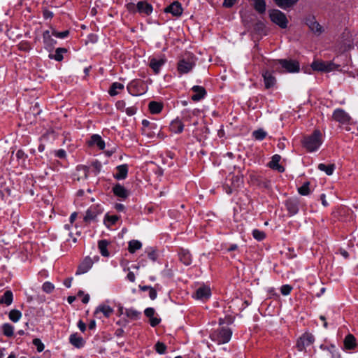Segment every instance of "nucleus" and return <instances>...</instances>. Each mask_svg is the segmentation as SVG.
Returning a JSON list of instances; mask_svg holds the SVG:
<instances>
[{
  "mask_svg": "<svg viewBox=\"0 0 358 358\" xmlns=\"http://www.w3.org/2000/svg\"><path fill=\"white\" fill-rule=\"evenodd\" d=\"M157 294L155 289L151 287L149 290V296L152 300H154L157 298Z\"/></svg>",
  "mask_w": 358,
  "mask_h": 358,
  "instance_id": "nucleus-60",
  "label": "nucleus"
},
{
  "mask_svg": "<svg viewBox=\"0 0 358 358\" xmlns=\"http://www.w3.org/2000/svg\"><path fill=\"white\" fill-rule=\"evenodd\" d=\"M299 0H274L275 4L281 8L286 9L298 2Z\"/></svg>",
  "mask_w": 358,
  "mask_h": 358,
  "instance_id": "nucleus-33",
  "label": "nucleus"
},
{
  "mask_svg": "<svg viewBox=\"0 0 358 358\" xmlns=\"http://www.w3.org/2000/svg\"><path fill=\"white\" fill-rule=\"evenodd\" d=\"M101 212L97 206H92L86 211L85 215L84 217V220L86 222H90L91 221H94L99 214Z\"/></svg>",
  "mask_w": 358,
  "mask_h": 358,
  "instance_id": "nucleus-17",
  "label": "nucleus"
},
{
  "mask_svg": "<svg viewBox=\"0 0 358 358\" xmlns=\"http://www.w3.org/2000/svg\"><path fill=\"white\" fill-rule=\"evenodd\" d=\"M299 201L297 199H289L285 201V206L290 215H294L299 212Z\"/></svg>",
  "mask_w": 358,
  "mask_h": 358,
  "instance_id": "nucleus-14",
  "label": "nucleus"
},
{
  "mask_svg": "<svg viewBox=\"0 0 358 358\" xmlns=\"http://www.w3.org/2000/svg\"><path fill=\"white\" fill-rule=\"evenodd\" d=\"M163 108V105L162 103L157 101H150L149 103V110L152 114H158L159 113Z\"/></svg>",
  "mask_w": 358,
  "mask_h": 358,
  "instance_id": "nucleus-34",
  "label": "nucleus"
},
{
  "mask_svg": "<svg viewBox=\"0 0 358 358\" xmlns=\"http://www.w3.org/2000/svg\"><path fill=\"white\" fill-rule=\"evenodd\" d=\"M78 327L82 332H84L86 330V324L82 320L78 321Z\"/></svg>",
  "mask_w": 358,
  "mask_h": 358,
  "instance_id": "nucleus-63",
  "label": "nucleus"
},
{
  "mask_svg": "<svg viewBox=\"0 0 358 358\" xmlns=\"http://www.w3.org/2000/svg\"><path fill=\"white\" fill-rule=\"evenodd\" d=\"M166 62V59L164 55L159 58L151 57L150 58L149 66L152 69L155 74H158L160 71L161 67L164 65Z\"/></svg>",
  "mask_w": 358,
  "mask_h": 358,
  "instance_id": "nucleus-11",
  "label": "nucleus"
},
{
  "mask_svg": "<svg viewBox=\"0 0 358 358\" xmlns=\"http://www.w3.org/2000/svg\"><path fill=\"white\" fill-rule=\"evenodd\" d=\"M310 182H305L301 187L298 189V192L301 195L307 196L310 194L309 189Z\"/></svg>",
  "mask_w": 358,
  "mask_h": 358,
  "instance_id": "nucleus-45",
  "label": "nucleus"
},
{
  "mask_svg": "<svg viewBox=\"0 0 358 358\" xmlns=\"http://www.w3.org/2000/svg\"><path fill=\"white\" fill-rule=\"evenodd\" d=\"M255 9L259 13H264L266 10V2L264 0H255Z\"/></svg>",
  "mask_w": 358,
  "mask_h": 358,
  "instance_id": "nucleus-40",
  "label": "nucleus"
},
{
  "mask_svg": "<svg viewBox=\"0 0 358 358\" xmlns=\"http://www.w3.org/2000/svg\"><path fill=\"white\" fill-rule=\"evenodd\" d=\"M171 130L176 134H180L184 129V124L182 120L176 118L173 120L170 125Z\"/></svg>",
  "mask_w": 358,
  "mask_h": 358,
  "instance_id": "nucleus-28",
  "label": "nucleus"
},
{
  "mask_svg": "<svg viewBox=\"0 0 358 358\" xmlns=\"http://www.w3.org/2000/svg\"><path fill=\"white\" fill-rule=\"evenodd\" d=\"M232 336V331L229 327H221L214 331L210 336L213 341L218 344H224L228 343Z\"/></svg>",
  "mask_w": 358,
  "mask_h": 358,
  "instance_id": "nucleus-3",
  "label": "nucleus"
},
{
  "mask_svg": "<svg viewBox=\"0 0 358 358\" xmlns=\"http://www.w3.org/2000/svg\"><path fill=\"white\" fill-rule=\"evenodd\" d=\"M101 313L106 317H109L113 313V309L109 306L106 305H100L98 306L94 312V315L96 317H98V315Z\"/></svg>",
  "mask_w": 358,
  "mask_h": 358,
  "instance_id": "nucleus-27",
  "label": "nucleus"
},
{
  "mask_svg": "<svg viewBox=\"0 0 358 358\" xmlns=\"http://www.w3.org/2000/svg\"><path fill=\"white\" fill-rule=\"evenodd\" d=\"M108 245V242L106 240H101L98 243V248L99 249L100 253L103 257L109 256V252L107 250Z\"/></svg>",
  "mask_w": 358,
  "mask_h": 358,
  "instance_id": "nucleus-35",
  "label": "nucleus"
},
{
  "mask_svg": "<svg viewBox=\"0 0 358 358\" xmlns=\"http://www.w3.org/2000/svg\"><path fill=\"white\" fill-rule=\"evenodd\" d=\"M252 136L255 138V139L262 141L266 136V132L264 131L262 129H259L255 130L252 133Z\"/></svg>",
  "mask_w": 358,
  "mask_h": 358,
  "instance_id": "nucleus-44",
  "label": "nucleus"
},
{
  "mask_svg": "<svg viewBox=\"0 0 358 358\" xmlns=\"http://www.w3.org/2000/svg\"><path fill=\"white\" fill-rule=\"evenodd\" d=\"M227 180L228 179H227ZM229 180L231 181V185H233V187L236 189L243 183V177L238 175H232L231 176V178L229 179Z\"/></svg>",
  "mask_w": 358,
  "mask_h": 358,
  "instance_id": "nucleus-41",
  "label": "nucleus"
},
{
  "mask_svg": "<svg viewBox=\"0 0 358 358\" xmlns=\"http://www.w3.org/2000/svg\"><path fill=\"white\" fill-rule=\"evenodd\" d=\"M269 17L271 20L280 28L285 29L287 27V18L282 11L277 9L271 10L269 11Z\"/></svg>",
  "mask_w": 358,
  "mask_h": 358,
  "instance_id": "nucleus-4",
  "label": "nucleus"
},
{
  "mask_svg": "<svg viewBox=\"0 0 358 358\" xmlns=\"http://www.w3.org/2000/svg\"><path fill=\"white\" fill-rule=\"evenodd\" d=\"M127 89L132 96L141 95L145 92L143 81L138 79L131 81L128 84Z\"/></svg>",
  "mask_w": 358,
  "mask_h": 358,
  "instance_id": "nucleus-5",
  "label": "nucleus"
},
{
  "mask_svg": "<svg viewBox=\"0 0 358 358\" xmlns=\"http://www.w3.org/2000/svg\"><path fill=\"white\" fill-rule=\"evenodd\" d=\"M311 67L314 71H322V72H330L334 71L336 66L335 64L331 62H322V61H314Z\"/></svg>",
  "mask_w": 358,
  "mask_h": 358,
  "instance_id": "nucleus-7",
  "label": "nucleus"
},
{
  "mask_svg": "<svg viewBox=\"0 0 358 358\" xmlns=\"http://www.w3.org/2000/svg\"><path fill=\"white\" fill-rule=\"evenodd\" d=\"M119 220V216L113 215H106L105 217L104 222L106 224V222H109L110 224L113 225L116 223V222Z\"/></svg>",
  "mask_w": 358,
  "mask_h": 358,
  "instance_id": "nucleus-49",
  "label": "nucleus"
},
{
  "mask_svg": "<svg viewBox=\"0 0 358 358\" xmlns=\"http://www.w3.org/2000/svg\"><path fill=\"white\" fill-rule=\"evenodd\" d=\"M13 300V295L10 290L6 291L0 298V303L10 306Z\"/></svg>",
  "mask_w": 358,
  "mask_h": 358,
  "instance_id": "nucleus-32",
  "label": "nucleus"
},
{
  "mask_svg": "<svg viewBox=\"0 0 358 358\" xmlns=\"http://www.w3.org/2000/svg\"><path fill=\"white\" fill-rule=\"evenodd\" d=\"M113 194L122 199H126L129 196L128 191L124 188V186L117 183L113 187Z\"/></svg>",
  "mask_w": 358,
  "mask_h": 358,
  "instance_id": "nucleus-24",
  "label": "nucleus"
},
{
  "mask_svg": "<svg viewBox=\"0 0 358 358\" xmlns=\"http://www.w3.org/2000/svg\"><path fill=\"white\" fill-rule=\"evenodd\" d=\"M278 63L288 73H296L299 71V63L292 59H278Z\"/></svg>",
  "mask_w": 358,
  "mask_h": 358,
  "instance_id": "nucleus-8",
  "label": "nucleus"
},
{
  "mask_svg": "<svg viewBox=\"0 0 358 358\" xmlns=\"http://www.w3.org/2000/svg\"><path fill=\"white\" fill-rule=\"evenodd\" d=\"M43 39L45 45V48L47 49L52 48L56 43V41L52 38L50 31L48 30H46L43 32Z\"/></svg>",
  "mask_w": 358,
  "mask_h": 358,
  "instance_id": "nucleus-30",
  "label": "nucleus"
},
{
  "mask_svg": "<svg viewBox=\"0 0 358 358\" xmlns=\"http://www.w3.org/2000/svg\"><path fill=\"white\" fill-rule=\"evenodd\" d=\"M145 315L150 319V324L152 327L157 326L161 320L157 317H155V309L153 308H147L144 311Z\"/></svg>",
  "mask_w": 358,
  "mask_h": 358,
  "instance_id": "nucleus-22",
  "label": "nucleus"
},
{
  "mask_svg": "<svg viewBox=\"0 0 358 358\" xmlns=\"http://www.w3.org/2000/svg\"><path fill=\"white\" fill-rule=\"evenodd\" d=\"M89 145H96L100 150H103L105 148V143L102 140L101 137L98 134H94L91 136L89 141Z\"/></svg>",
  "mask_w": 358,
  "mask_h": 358,
  "instance_id": "nucleus-29",
  "label": "nucleus"
},
{
  "mask_svg": "<svg viewBox=\"0 0 358 358\" xmlns=\"http://www.w3.org/2000/svg\"><path fill=\"white\" fill-rule=\"evenodd\" d=\"M315 341L314 336L310 333L303 334L296 342V348L299 351L306 350V348L311 345Z\"/></svg>",
  "mask_w": 358,
  "mask_h": 358,
  "instance_id": "nucleus-6",
  "label": "nucleus"
},
{
  "mask_svg": "<svg viewBox=\"0 0 358 358\" xmlns=\"http://www.w3.org/2000/svg\"><path fill=\"white\" fill-rule=\"evenodd\" d=\"M192 117V114L189 110H184L182 112V121L190 122Z\"/></svg>",
  "mask_w": 358,
  "mask_h": 358,
  "instance_id": "nucleus-53",
  "label": "nucleus"
},
{
  "mask_svg": "<svg viewBox=\"0 0 358 358\" xmlns=\"http://www.w3.org/2000/svg\"><path fill=\"white\" fill-rule=\"evenodd\" d=\"M52 34L57 38H64L66 37H67L69 34V30H65V31H57L55 30H53L52 32Z\"/></svg>",
  "mask_w": 358,
  "mask_h": 358,
  "instance_id": "nucleus-50",
  "label": "nucleus"
},
{
  "mask_svg": "<svg viewBox=\"0 0 358 358\" xmlns=\"http://www.w3.org/2000/svg\"><path fill=\"white\" fill-rule=\"evenodd\" d=\"M152 6L146 1H138L136 4V10L140 14L149 15L152 13Z\"/></svg>",
  "mask_w": 358,
  "mask_h": 358,
  "instance_id": "nucleus-16",
  "label": "nucleus"
},
{
  "mask_svg": "<svg viewBox=\"0 0 358 358\" xmlns=\"http://www.w3.org/2000/svg\"><path fill=\"white\" fill-rule=\"evenodd\" d=\"M224 189L225 190L226 193L228 194H230L233 192L234 189H236L235 187H233V185H229L228 183H225L223 186Z\"/></svg>",
  "mask_w": 358,
  "mask_h": 358,
  "instance_id": "nucleus-55",
  "label": "nucleus"
},
{
  "mask_svg": "<svg viewBox=\"0 0 358 358\" xmlns=\"http://www.w3.org/2000/svg\"><path fill=\"white\" fill-rule=\"evenodd\" d=\"M210 289L208 287L202 286L196 290L194 294V297L196 299L206 301L210 296Z\"/></svg>",
  "mask_w": 358,
  "mask_h": 358,
  "instance_id": "nucleus-12",
  "label": "nucleus"
},
{
  "mask_svg": "<svg viewBox=\"0 0 358 358\" xmlns=\"http://www.w3.org/2000/svg\"><path fill=\"white\" fill-rule=\"evenodd\" d=\"M178 255L180 261L185 266H189L192 264V255L188 250L181 249Z\"/></svg>",
  "mask_w": 358,
  "mask_h": 358,
  "instance_id": "nucleus-25",
  "label": "nucleus"
},
{
  "mask_svg": "<svg viewBox=\"0 0 358 358\" xmlns=\"http://www.w3.org/2000/svg\"><path fill=\"white\" fill-rule=\"evenodd\" d=\"M236 2V0H224L223 6L227 8L232 7Z\"/></svg>",
  "mask_w": 358,
  "mask_h": 358,
  "instance_id": "nucleus-61",
  "label": "nucleus"
},
{
  "mask_svg": "<svg viewBox=\"0 0 358 358\" xmlns=\"http://www.w3.org/2000/svg\"><path fill=\"white\" fill-rule=\"evenodd\" d=\"M115 105L117 108L120 110H123L126 106L125 101L123 100L117 101Z\"/></svg>",
  "mask_w": 358,
  "mask_h": 358,
  "instance_id": "nucleus-58",
  "label": "nucleus"
},
{
  "mask_svg": "<svg viewBox=\"0 0 358 358\" xmlns=\"http://www.w3.org/2000/svg\"><path fill=\"white\" fill-rule=\"evenodd\" d=\"M136 110H137V109L135 106H131V107L127 108L125 111L128 115L131 116L136 113Z\"/></svg>",
  "mask_w": 358,
  "mask_h": 358,
  "instance_id": "nucleus-57",
  "label": "nucleus"
},
{
  "mask_svg": "<svg viewBox=\"0 0 358 358\" xmlns=\"http://www.w3.org/2000/svg\"><path fill=\"white\" fill-rule=\"evenodd\" d=\"M124 86L123 84L117 82L113 83L108 90V94L113 96L117 95L120 91L123 90Z\"/></svg>",
  "mask_w": 358,
  "mask_h": 358,
  "instance_id": "nucleus-31",
  "label": "nucleus"
},
{
  "mask_svg": "<svg viewBox=\"0 0 358 358\" xmlns=\"http://www.w3.org/2000/svg\"><path fill=\"white\" fill-rule=\"evenodd\" d=\"M322 144V134L319 130H315L313 133L306 136L303 140V145L308 152L317 150Z\"/></svg>",
  "mask_w": 358,
  "mask_h": 358,
  "instance_id": "nucleus-2",
  "label": "nucleus"
},
{
  "mask_svg": "<svg viewBox=\"0 0 358 358\" xmlns=\"http://www.w3.org/2000/svg\"><path fill=\"white\" fill-rule=\"evenodd\" d=\"M55 155L60 159H64L66 156V151L63 149H59L55 151Z\"/></svg>",
  "mask_w": 358,
  "mask_h": 358,
  "instance_id": "nucleus-56",
  "label": "nucleus"
},
{
  "mask_svg": "<svg viewBox=\"0 0 358 358\" xmlns=\"http://www.w3.org/2000/svg\"><path fill=\"white\" fill-rule=\"evenodd\" d=\"M55 289V286L52 283H51L50 282H45L43 284V286H42V289L43 292H46V293H51Z\"/></svg>",
  "mask_w": 358,
  "mask_h": 358,
  "instance_id": "nucleus-48",
  "label": "nucleus"
},
{
  "mask_svg": "<svg viewBox=\"0 0 358 358\" xmlns=\"http://www.w3.org/2000/svg\"><path fill=\"white\" fill-rule=\"evenodd\" d=\"M192 90L194 92V94L192 96V99L194 101H199L203 99L206 94V91L203 87L194 85L192 87Z\"/></svg>",
  "mask_w": 358,
  "mask_h": 358,
  "instance_id": "nucleus-18",
  "label": "nucleus"
},
{
  "mask_svg": "<svg viewBox=\"0 0 358 358\" xmlns=\"http://www.w3.org/2000/svg\"><path fill=\"white\" fill-rule=\"evenodd\" d=\"M128 174L127 164L119 165L116 167V173L114 174L115 178L117 180H124Z\"/></svg>",
  "mask_w": 358,
  "mask_h": 358,
  "instance_id": "nucleus-21",
  "label": "nucleus"
},
{
  "mask_svg": "<svg viewBox=\"0 0 358 358\" xmlns=\"http://www.w3.org/2000/svg\"><path fill=\"white\" fill-rule=\"evenodd\" d=\"M182 11L183 9L182 8L181 3L178 1H174L164 9L165 13H170L176 17L180 16L182 13Z\"/></svg>",
  "mask_w": 358,
  "mask_h": 358,
  "instance_id": "nucleus-13",
  "label": "nucleus"
},
{
  "mask_svg": "<svg viewBox=\"0 0 358 358\" xmlns=\"http://www.w3.org/2000/svg\"><path fill=\"white\" fill-rule=\"evenodd\" d=\"M292 289V287L289 285H284L280 288V292L282 295H288Z\"/></svg>",
  "mask_w": 358,
  "mask_h": 358,
  "instance_id": "nucleus-52",
  "label": "nucleus"
},
{
  "mask_svg": "<svg viewBox=\"0 0 358 358\" xmlns=\"http://www.w3.org/2000/svg\"><path fill=\"white\" fill-rule=\"evenodd\" d=\"M196 58L193 54H185L178 62L177 71L179 74L189 73L196 65Z\"/></svg>",
  "mask_w": 358,
  "mask_h": 358,
  "instance_id": "nucleus-1",
  "label": "nucleus"
},
{
  "mask_svg": "<svg viewBox=\"0 0 358 358\" xmlns=\"http://www.w3.org/2000/svg\"><path fill=\"white\" fill-rule=\"evenodd\" d=\"M92 265V259L89 257H85L84 260L78 266L76 274L80 275L87 273L91 268Z\"/></svg>",
  "mask_w": 358,
  "mask_h": 358,
  "instance_id": "nucleus-15",
  "label": "nucleus"
},
{
  "mask_svg": "<svg viewBox=\"0 0 358 358\" xmlns=\"http://www.w3.org/2000/svg\"><path fill=\"white\" fill-rule=\"evenodd\" d=\"M141 312L133 308H127L125 310V315L133 320H136L140 317Z\"/></svg>",
  "mask_w": 358,
  "mask_h": 358,
  "instance_id": "nucleus-39",
  "label": "nucleus"
},
{
  "mask_svg": "<svg viewBox=\"0 0 358 358\" xmlns=\"http://www.w3.org/2000/svg\"><path fill=\"white\" fill-rule=\"evenodd\" d=\"M67 50L64 48H58L55 50V54L52 56L50 55V58L55 59L56 61L60 62L63 59V54L66 53Z\"/></svg>",
  "mask_w": 358,
  "mask_h": 358,
  "instance_id": "nucleus-38",
  "label": "nucleus"
},
{
  "mask_svg": "<svg viewBox=\"0 0 358 358\" xmlns=\"http://www.w3.org/2000/svg\"><path fill=\"white\" fill-rule=\"evenodd\" d=\"M148 256L149 259L153 262L156 261L158 257L157 253L155 250H152L151 251L148 252Z\"/></svg>",
  "mask_w": 358,
  "mask_h": 358,
  "instance_id": "nucleus-54",
  "label": "nucleus"
},
{
  "mask_svg": "<svg viewBox=\"0 0 358 358\" xmlns=\"http://www.w3.org/2000/svg\"><path fill=\"white\" fill-rule=\"evenodd\" d=\"M281 157L279 155H275L272 157L271 161L268 163V166L276 170L280 173L285 171V168L279 164Z\"/></svg>",
  "mask_w": 358,
  "mask_h": 358,
  "instance_id": "nucleus-19",
  "label": "nucleus"
},
{
  "mask_svg": "<svg viewBox=\"0 0 358 358\" xmlns=\"http://www.w3.org/2000/svg\"><path fill=\"white\" fill-rule=\"evenodd\" d=\"M155 350L157 351V352L160 355H163L166 352V346L164 343H162L159 341L157 342L155 344Z\"/></svg>",
  "mask_w": 358,
  "mask_h": 358,
  "instance_id": "nucleus-46",
  "label": "nucleus"
},
{
  "mask_svg": "<svg viewBox=\"0 0 358 358\" xmlns=\"http://www.w3.org/2000/svg\"><path fill=\"white\" fill-rule=\"evenodd\" d=\"M16 157L18 159H24L26 157V155L23 150H17V152L16 153Z\"/></svg>",
  "mask_w": 358,
  "mask_h": 358,
  "instance_id": "nucleus-62",
  "label": "nucleus"
},
{
  "mask_svg": "<svg viewBox=\"0 0 358 358\" xmlns=\"http://www.w3.org/2000/svg\"><path fill=\"white\" fill-rule=\"evenodd\" d=\"M127 278L129 281L134 282L136 280L135 274L132 271H129L127 274Z\"/></svg>",
  "mask_w": 358,
  "mask_h": 358,
  "instance_id": "nucleus-64",
  "label": "nucleus"
},
{
  "mask_svg": "<svg viewBox=\"0 0 358 358\" xmlns=\"http://www.w3.org/2000/svg\"><path fill=\"white\" fill-rule=\"evenodd\" d=\"M305 24L308 27L310 30L317 35H320L323 32L322 27L316 21L315 16L308 15L305 18Z\"/></svg>",
  "mask_w": 358,
  "mask_h": 358,
  "instance_id": "nucleus-9",
  "label": "nucleus"
},
{
  "mask_svg": "<svg viewBox=\"0 0 358 358\" xmlns=\"http://www.w3.org/2000/svg\"><path fill=\"white\" fill-rule=\"evenodd\" d=\"M345 350H354L357 347L356 338L351 334H348L343 341Z\"/></svg>",
  "mask_w": 358,
  "mask_h": 358,
  "instance_id": "nucleus-26",
  "label": "nucleus"
},
{
  "mask_svg": "<svg viewBox=\"0 0 358 358\" xmlns=\"http://www.w3.org/2000/svg\"><path fill=\"white\" fill-rule=\"evenodd\" d=\"M318 169L326 173L327 175L331 176L333 174V172L335 169V165L333 164H319Z\"/></svg>",
  "mask_w": 358,
  "mask_h": 358,
  "instance_id": "nucleus-36",
  "label": "nucleus"
},
{
  "mask_svg": "<svg viewBox=\"0 0 358 358\" xmlns=\"http://www.w3.org/2000/svg\"><path fill=\"white\" fill-rule=\"evenodd\" d=\"M32 343L36 347L38 352H41L44 350V344L41 342V341L39 338H34Z\"/></svg>",
  "mask_w": 358,
  "mask_h": 358,
  "instance_id": "nucleus-51",
  "label": "nucleus"
},
{
  "mask_svg": "<svg viewBox=\"0 0 358 358\" xmlns=\"http://www.w3.org/2000/svg\"><path fill=\"white\" fill-rule=\"evenodd\" d=\"M332 119L343 125L348 124L350 122L351 117L344 110L337 108L333 113Z\"/></svg>",
  "mask_w": 358,
  "mask_h": 358,
  "instance_id": "nucleus-10",
  "label": "nucleus"
},
{
  "mask_svg": "<svg viewBox=\"0 0 358 358\" xmlns=\"http://www.w3.org/2000/svg\"><path fill=\"white\" fill-rule=\"evenodd\" d=\"M43 15L45 19H50L53 17V13L49 10H44L43 12Z\"/></svg>",
  "mask_w": 358,
  "mask_h": 358,
  "instance_id": "nucleus-59",
  "label": "nucleus"
},
{
  "mask_svg": "<svg viewBox=\"0 0 358 358\" xmlns=\"http://www.w3.org/2000/svg\"><path fill=\"white\" fill-rule=\"evenodd\" d=\"M69 343L77 348H81L85 345L84 339L78 335L77 333L73 334L69 337Z\"/></svg>",
  "mask_w": 358,
  "mask_h": 358,
  "instance_id": "nucleus-23",
  "label": "nucleus"
},
{
  "mask_svg": "<svg viewBox=\"0 0 358 358\" xmlns=\"http://www.w3.org/2000/svg\"><path fill=\"white\" fill-rule=\"evenodd\" d=\"M142 247V243L137 240H131L129 242L128 250L130 253L133 254L136 250L141 249Z\"/></svg>",
  "mask_w": 358,
  "mask_h": 358,
  "instance_id": "nucleus-37",
  "label": "nucleus"
},
{
  "mask_svg": "<svg viewBox=\"0 0 358 358\" xmlns=\"http://www.w3.org/2000/svg\"><path fill=\"white\" fill-rule=\"evenodd\" d=\"M262 76L264 78V85L266 89L271 88L275 85V78L270 71H266L263 73Z\"/></svg>",
  "mask_w": 358,
  "mask_h": 358,
  "instance_id": "nucleus-20",
  "label": "nucleus"
},
{
  "mask_svg": "<svg viewBox=\"0 0 358 358\" xmlns=\"http://www.w3.org/2000/svg\"><path fill=\"white\" fill-rule=\"evenodd\" d=\"M2 329L3 334L8 337H11L14 334L13 327L8 323L4 324L2 326Z\"/></svg>",
  "mask_w": 358,
  "mask_h": 358,
  "instance_id": "nucleus-43",
  "label": "nucleus"
},
{
  "mask_svg": "<svg viewBox=\"0 0 358 358\" xmlns=\"http://www.w3.org/2000/svg\"><path fill=\"white\" fill-rule=\"evenodd\" d=\"M252 236L257 241H262L266 237L265 233L258 229H254L252 231Z\"/></svg>",
  "mask_w": 358,
  "mask_h": 358,
  "instance_id": "nucleus-47",
  "label": "nucleus"
},
{
  "mask_svg": "<svg viewBox=\"0 0 358 358\" xmlns=\"http://www.w3.org/2000/svg\"><path fill=\"white\" fill-rule=\"evenodd\" d=\"M21 317H22L21 312L17 309L11 310L8 315L9 319L13 322H18L20 320V319L21 318Z\"/></svg>",
  "mask_w": 358,
  "mask_h": 358,
  "instance_id": "nucleus-42",
  "label": "nucleus"
}]
</instances>
